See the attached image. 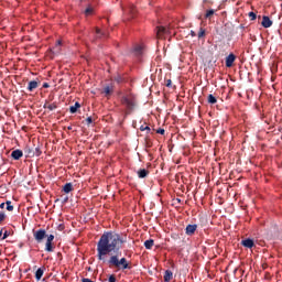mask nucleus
Wrapping results in <instances>:
<instances>
[{
	"label": "nucleus",
	"instance_id": "f257e3e1",
	"mask_svg": "<svg viewBox=\"0 0 282 282\" xmlns=\"http://www.w3.org/2000/svg\"><path fill=\"white\" fill-rule=\"evenodd\" d=\"M127 243V235L117 234L113 231H106L101 235L97 242V259L107 263L108 268L122 271L131 270V262L127 258H120L118 254H111V252H118L122 250V247ZM107 254H111L108 260L105 259Z\"/></svg>",
	"mask_w": 282,
	"mask_h": 282
},
{
	"label": "nucleus",
	"instance_id": "f03ea898",
	"mask_svg": "<svg viewBox=\"0 0 282 282\" xmlns=\"http://www.w3.org/2000/svg\"><path fill=\"white\" fill-rule=\"evenodd\" d=\"M120 102L122 107L126 108V116L131 115L138 105V98L135 97V94H133L131 90H126L124 93H120Z\"/></svg>",
	"mask_w": 282,
	"mask_h": 282
},
{
	"label": "nucleus",
	"instance_id": "7ed1b4c3",
	"mask_svg": "<svg viewBox=\"0 0 282 282\" xmlns=\"http://www.w3.org/2000/svg\"><path fill=\"white\" fill-rule=\"evenodd\" d=\"M33 237L37 243H43V239L47 237V231H45V229H39L33 231Z\"/></svg>",
	"mask_w": 282,
	"mask_h": 282
},
{
	"label": "nucleus",
	"instance_id": "20e7f679",
	"mask_svg": "<svg viewBox=\"0 0 282 282\" xmlns=\"http://www.w3.org/2000/svg\"><path fill=\"white\" fill-rule=\"evenodd\" d=\"M235 61H237V56L230 53L225 61L226 67H232V65L235 64Z\"/></svg>",
	"mask_w": 282,
	"mask_h": 282
},
{
	"label": "nucleus",
	"instance_id": "39448f33",
	"mask_svg": "<svg viewBox=\"0 0 282 282\" xmlns=\"http://www.w3.org/2000/svg\"><path fill=\"white\" fill-rule=\"evenodd\" d=\"M241 246H243V248L252 249V248H254V240H252L250 238L243 239V240H241Z\"/></svg>",
	"mask_w": 282,
	"mask_h": 282
},
{
	"label": "nucleus",
	"instance_id": "423d86ee",
	"mask_svg": "<svg viewBox=\"0 0 282 282\" xmlns=\"http://www.w3.org/2000/svg\"><path fill=\"white\" fill-rule=\"evenodd\" d=\"M101 94H105L106 98H109L113 94V85H107L104 87Z\"/></svg>",
	"mask_w": 282,
	"mask_h": 282
},
{
	"label": "nucleus",
	"instance_id": "0eeeda50",
	"mask_svg": "<svg viewBox=\"0 0 282 282\" xmlns=\"http://www.w3.org/2000/svg\"><path fill=\"white\" fill-rule=\"evenodd\" d=\"M196 230H197V225H187L186 228H185V232L189 237L195 235Z\"/></svg>",
	"mask_w": 282,
	"mask_h": 282
},
{
	"label": "nucleus",
	"instance_id": "6e6552de",
	"mask_svg": "<svg viewBox=\"0 0 282 282\" xmlns=\"http://www.w3.org/2000/svg\"><path fill=\"white\" fill-rule=\"evenodd\" d=\"M149 170H147V169H139L138 171H137V175H138V177L140 178V180H144V177H149Z\"/></svg>",
	"mask_w": 282,
	"mask_h": 282
},
{
	"label": "nucleus",
	"instance_id": "1a4fd4ad",
	"mask_svg": "<svg viewBox=\"0 0 282 282\" xmlns=\"http://www.w3.org/2000/svg\"><path fill=\"white\" fill-rule=\"evenodd\" d=\"M261 25L262 28H272V20H270V17L263 15Z\"/></svg>",
	"mask_w": 282,
	"mask_h": 282
},
{
	"label": "nucleus",
	"instance_id": "9d476101",
	"mask_svg": "<svg viewBox=\"0 0 282 282\" xmlns=\"http://www.w3.org/2000/svg\"><path fill=\"white\" fill-rule=\"evenodd\" d=\"M11 158H12L13 160H21V158H23V151H21V150H14V151H12Z\"/></svg>",
	"mask_w": 282,
	"mask_h": 282
},
{
	"label": "nucleus",
	"instance_id": "9b49d317",
	"mask_svg": "<svg viewBox=\"0 0 282 282\" xmlns=\"http://www.w3.org/2000/svg\"><path fill=\"white\" fill-rule=\"evenodd\" d=\"M43 108L48 109V111H54L55 109H58V106L56 105V102L50 104L46 101Z\"/></svg>",
	"mask_w": 282,
	"mask_h": 282
},
{
	"label": "nucleus",
	"instance_id": "f8f14e48",
	"mask_svg": "<svg viewBox=\"0 0 282 282\" xmlns=\"http://www.w3.org/2000/svg\"><path fill=\"white\" fill-rule=\"evenodd\" d=\"M162 34H166V28L158 26L156 28V36H158V39H162Z\"/></svg>",
	"mask_w": 282,
	"mask_h": 282
},
{
	"label": "nucleus",
	"instance_id": "ddd939ff",
	"mask_svg": "<svg viewBox=\"0 0 282 282\" xmlns=\"http://www.w3.org/2000/svg\"><path fill=\"white\" fill-rule=\"evenodd\" d=\"M45 251H46V252H54V245L52 243L51 240H46V243H45Z\"/></svg>",
	"mask_w": 282,
	"mask_h": 282
},
{
	"label": "nucleus",
	"instance_id": "4468645a",
	"mask_svg": "<svg viewBox=\"0 0 282 282\" xmlns=\"http://www.w3.org/2000/svg\"><path fill=\"white\" fill-rule=\"evenodd\" d=\"M163 279L165 282H170L173 279V271L166 270Z\"/></svg>",
	"mask_w": 282,
	"mask_h": 282
},
{
	"label": "nucleus",
	"instance_id": "2eb2a0df",
	"mask_svg": "<svg viewBox=\"0 0 282 282\" xmlns=\"http://www.w3.org/2000/svg\"><path fill=\"white\" fill-rule=\"evenodd\" d=\"M37 87H39V82H36V80H31V82L29 83L28 90H29V91H32L33 89H36Z\"/></svg>",
	"mask_w": 282,
	"mask_h": 282
},
{
	"label": "nucleus",
	"instance_id": "dca6fc26",
	"mask_svg": "<svg viewBox=\"0 0 282 282\" xmlns=\"http://www.w3.org/2000/svg\"><path fill=\"white\" fill-rule=\"evenodd\" d=\"M63 191L65 193H72V191H74V185L72 183H66L64 186H63Z\"/></svg>",
	"mask_w": 282,
	"mask_h": 282
},
{
	"label": "nucleus",
	"instance_id": "f3484780",
	"mask_svg": "<svg viewBox=\"0 0 282 282\" xmlns=\"http://www.w3.org/2000/svg\"><path fill=\"white\" fill-rule=\"evenodd\" d=\"M78 109H80V102H78V101H76L74 106L69 107L70 113H76V111H78Z\"/></svg>",
	"mask_w": 282,
	"mask_h": 282
},
{
	"label": "nucleus",
	"instance_id": "a211bd4d",
	"mask_svg": "<svg viewBox=\"0 0 282 282\" xmlns=\"http://www.w3.org/2000/svg\"><path fill=\"white\" fill-rule=\"evenodd\" d=\"M155 243V241L153 239H149L144 241V247L147 248V250H151V248H153V245Z\"/></svg>",
	"mask_w": 282,
	"mask_h": 282
},
{
	"label": "nucleus",
	"instance_id": "6ab92c4d",
	"mask_svg": "<svg viewBox=\"0 0 282 282\" xmlns=\"http://www.w3.org/2000/svg\"><path fill=\"white\" fill-rule=\"evenodd\" d=\"M207 102H208L209 105H217V98L210 94V95H208V97H207Z\"/></svg>",
	"mask_w": 282,
	"mask_h": 282
},
{
	"label": "nucleus",
	"instance_id": "aec40b11",
	"mask_svg": "<svg viewBox=\"0 0 282 282\" xmlns=\"http://www.w3.org/2000/svg\"><path fill=\"white\" fill-rule=\"evenodd\" d=\"M43 274H44V271L43 269H37L36 272H35V279L36 281H41V279L43 278Z\"/></svg>",
	"mask_w": 282,
	"mask_h": 282
},
{
	"label": "nucleus",
	"instance_id": "412c9836",
	"mask_svg": "<svg viewBox=\"0 0 282 282\" xmlns=\"http://www.w3.org/2000/svg\"><path fill=\"white\" fill-rule=\"evenodd\" d=\"M133 52L135 56H140V54H142V45L134 46Z\"/></svg>",
	"mask_w": 282,
	"mask_h": 282
},
{
	"label": "nucleus",
	"instance_id": "4be33fe9",
	"mask_svg": "<svg viewBox=\"0 0 282 282\" xmlns=\"http://www.w3.org/2000/svg\"><path fill=\"white\" fill-rule=\"evenodd\" d=\"M214 14H215V10H213V9L207 10V12L205 14V19H213Z\"/></svg>",
	"mask_w": 282,
	"mask_h": 282
},
{
	"label": "nucleus",
	"instance_id": "5701e85b",
	"mask_svg": "<svg viewBox=\"0 0 282 282\" xmlns=\"http://www.w3.org/2000/svg\"><path fill=\"white\" fill-rule=\"evenodd\" d=\"M6 204H7V210H9L10 213H12V210H14V206H12V202L7 200Z\"/></svg>",
	"mask_w": 282,
	"mask_h": 282
},
{
	"label": "nucleus",
	"instance_id": "b1692460",
	"mask_svg": "<svg viewBox=\"0 0 282 282\" xmlns=\"http://www.w3.org/2000/svg\"><path fill=\"white\" fill-rule=\"evenodd\" d=\"M204 36H206V30H204V28H200L198 32V39H204Z\"/></svg>",
	"mask_w": 282,
	"mask_h": 282
},
{
	"label": "nucleus",
	"instance_id": "393cba45",
	"mask_svg": "<svg viewBox=\"0 0 282 282\" xmlns=\"http://www.w3.org/2000/svg\"><path fill=\"white\" fill-rule=\"evenodd\" d=\"M94 13V8L91 7H88L86 10H85V15L86 17H89V14H93Z\"/></svg>",
	"mask_w": 282,
	"mask_h": 282
},
{
	"label": "nucleus",
	"instance_id": "a878e982",
	"mask_svg": "<svg viewBox=\"0 0 282 282\" xmlns=\"http://www.w3.org/2000/svg\"><path fill=\"white\" fill-rule=\"evenodd\" d=\"M140 131H147V133H151V128L149 126H141Z\"/></svg>",
	"mask_w": 282,
	"mask_h": 282
},
{
	"label": "nucleus",
	"instance_id": "bb28decb",
	"mask_svg": "<svg viewBox=\"0 0 282 282\" xmlns=\"http://www.w3.org/2000/svg\"><path fill=\"white\" fill-rule=\"evenodd\" d=\"M249 19H250V21H257V13L249 12Z\"/></svg>",
	"mask_w": 282,
	"mask_h": 282
},
{
	"label": "nucleus",
	"instance_id": "cd10ccee",
	"mask_svg": "<svg viewBox=\"0 0 282 282\" xmlns=\"http://www.w3.org/2000/svg\"><path fill=\"white\" fill-rule=\"evenodd\" d=\"M94 122V119L91 117L86 118V124L89 127Z\"/></svg>",
	"mask_w": 282,
	"mask_h": 282
},
{
	"label": "nucleus",
	"instance_id": "c85d7f7f",
	"mask_svg": "<svg viewBox=\"0 0 282 282\" xmlns=\"http://www.w3.org/2000/svg\"><path fill=\"white\" fill-rule=\"evenodd\" d=\"M6 220V213H0V224Z\"/></svg>",
	"mask_w": 282,
	"mask_h": 282
},
{
	"label": "nucleus",
	"instance_id": "c756f323",
	"mask_svg": "<svg viewBox=\"0 0 282 282\" xmlns=\"http://www.w3.org/2000/svg\"><path fill=\"white\" fill-rule=\"evenodd\" d=\"M108 282H116V275L115 274L109 275Z\"/></svg>",
	"mask_w": 282,
	"mask_h": 282
},
{
	"label": "nucleus",
	"instance_id": "7c9ffc66",
	"mask_svg": "<svg viewBox=\"0 0 282 282\" xmlns=\"http://www.w3.org/2000/svg\"><path fill=\"white\" fill-rule=\"evenodd\" d=\"M156 133H159L160 135H164L165 130L162 129V128H159V129L156 130Z\"/></svg>",
	"mask_w": 282,
	"mask_h": 282
},
{
	"label": "nucleus",
	"instance_id": "2f4dec72",
	"mask_svg": "<svg viewBox=\"0 0 282 282\" xmlns=\"http://www.w3.org/2000/svg\"><path fill=\"white\" fill-rule=\"evenodd\" d=\"M46 237H47V239H46V241H54V235H46Z\"/></svg>",
	"mask_w": 282,
	"mask_h": 282
},
{
	"label": "nucleus",
	"instance_id": "473e14b6",
	"mask_svg": "<svg viewBox=\"0 0 282 282\" xmlns=\"http://www.w3.org/2000/svg\"><path fill=\"white\" fill-rule=\"evenodd\" d=\"M35 155L39 158V155H41V149L40 148H35Z\"/></svg>",
	"mask_w": 282,
	"mask_h": 282
},
{
	"label": "nucleus",
	"instance_id": "72a5a7b5",
	"mask_svg": "<svg viewBox=\"0 0 282 282\" xmlns=\"http://www.w3.org/2000/svg\"><path fill=\"white\" fill-rule=\"evenodd\" d=\"M172 85H173V82L171 79H167L165 86L171 87Z\"/></svg>",
	"mask_w": 282,
	"mask_h": 282
},
{
	"label": "nucleus",
	"instance_id": "f704fd0d",
	"mask_svg": "<svg viewBox=\"0 0 282 282\" xmlns=\"http://www.w3.org/2000/svg\"><path fill=\"white\" fill-rule=\"evenodd\" d=\"M7 237H10V234L8 231H4L3 237H2V241L6 240Z\"/></svg>",
	"mask_w": 282,
	"mask_h": 282
},
{
	"label": "nucleus",
	"instance_id": "c9c22d12",
	"mask_svg": "<svg viewBox=\"0 0 282 282\" xmlns=\"http://www.w3.org/2000/svg\"><path fill=\"white\" fill-rule=\"evenodd\" d=\"M43 88H44V89H50V84L44 83V84H43Z\"/></svg>",
	"mask_w": 282,
	"mask_h": 282
},
{
	"label": "nucleus",
	"instance_id": "e433bc0d",
	"mask_svg": "<svg viewBox=\"0 0 282 282\" xmlns=\"http://www.w3.org/2000/svg\"><path fill=\"white\" fill-rule=\"evenodd\" d=\"M0 208H6V203H1Z\"/></svg>",
	"mask_w": 282,
	"mask_h": 282
},
{
	"label": "nucleus",
	"instance_id": "4c0bfd02",
	"mask_svg": "<svg viewBox=\"0 0 282 282\" xmlns=\"http://www.w3.org/2000/svg\"><path fill=\"white\" fill-rule=\"evenodd\" d=\"M96 33H97V34H100V29H96Z\"/></svg>",
	"mask_w": 282,
	"mask_h": 282
},
{
	"label": "nucleus",
	"instance_id": "58836bf2",
	"mask_svg": "<svg viewBox=\"0 0 282 282\" xmlns=\"http://www.w3.org/2000/svg\"><path fill=\"white\" fill-rule=\"evenodd\" d=\"M58 228H59V230H63V228H65V227L63 225H59Z\"/></svg>",
	"mask_w": 282,
	"mask_h": 282
},
{
	"label": "nucleus",
	"instance_id": "ea45409f",
	"mask_svg": "<svg viewBox=\"0 0 282 282\" xmlns=\"http://www.w3.org/2000/svg\"><path fill=\"white\" fill-rule=\"evenodd\" d=\"M3 235V229H0V237Z\"/></svg>",
	"mask_w": 282,
	"mask_h": 282
},
{
	"label": "nucleus",
	"instance_id": "a19ab883",
	"mask_svg": "<svg viewBox=\"0 0 282 282\" xmlns=\"http://www.w3.org/2000/svg\"><path fill=\"white\" fill-rule=\"evenodd\" d=\"M192 36H195V31H192Z\"/></svg>",
	"mask_w": 282,
	"mask_h": 282
},
{
	"label": "nucleus",
	"instance_id": "79ce46f5",
	"mask_svg": "<svg viewBox=\"0 0 282 282\" xmlns=\"http://www.w3.org/2000/svg\"><path fill=\"white\" fill-rule=\"evenodd\" d=\"M57 45H61V41H57Z\"/></svg>",
	"mask_w": 282,
	"mask_h": 282
},
{
	"label": "nucleus",
	"instance_id": "37998d69",
	"mask_svg": "<svg viewBox=\"0 0 282 282\" xmlns=\"http://www.w3.org/2000/svg\"><path fill=\"white\" fill-rule=\"evenodd\" d=\"M68 131H72V127H68Z\"/></svg>",
	"mask_w": 282,
	"mask_h": 282
},
{
	"label": "nucleus",
	"instance_id": "c03bdc74",
	"mask_svg": "<svg viewBox=\"0 0 282 282\" xmlns=\"http://www.w3.org/2000/svg\"><path fill=\"white\" fill-rule=\"evenodd\" d=\"M54 1H58V0H54Z\"/></svg>",
	"mask_w": 282,
	"mask_h": 282
}]
</instances>
